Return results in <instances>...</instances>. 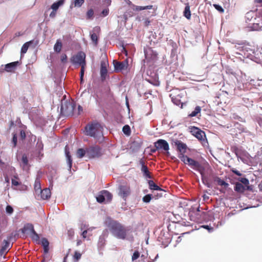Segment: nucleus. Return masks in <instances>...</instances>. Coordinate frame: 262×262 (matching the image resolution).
<instances>
[{
  "label": "nucleus",
  "mask_w": 262,
  "mask_h": 262,
  "mask_svg": "<svg viewBox=\"0 0 262 262\" xmlns=\"http://www.w3.org/2000/svg\"><path fill=\"white\" fill-rule=\"evenodd\" d=\"M105 224L113 236L119 239L126 238L128 230L122 224L111 218L107 219Z\"/></svg>",
  "instance_id": "nucleus-1"
},
{
  "label": "nucleus",
  "mask_w": 262,
  "mask_h": 262,
  "mask_svg": "<svg viewBox=\"0 0 262 262\" xmlns=\"http://www.w3.org/2000/svg\"><path fill=\"white\" fill-rule=\"evenodd\" d=\"M84 134L95 139H100L103 137L102 126L97 122L88 123L85 126Z\"/></svg>",
  "instance_id": "nucleus-2"
},
{
  "label": "nucleus",
  "mask_w": 262,
  "mask_h": 262,
  "mask_svg": "<svg viewBox=\"0 0 262 262\" xmlns=\"http://www.w3.org/2000/svg\"><path fill=\"white\" fill-rule=\"evenodd\" d=\"M256 13L253 11L247 12L245 15L246 21L247 23L252 25L251 28L253 30H262V19L260 20H256Z\"/></svg>",
  "instance_id": "nucleus-3"
},
{
  "label": "nucleus",
  "mask_w": 262,
  "mask_h": 262,
  "mask_svg": "<svg viewBox=\"0 0 262 262\" xmlns=\"http://www.w3.org/2000/svg\"><path fill=\"white\" fill-rule=\"evenodd\" d=\"M144 61L149 65L155 62L158 59L157 53L150 47L144 49Z\"/></svg>",
  "instance_id": "nucleus-4"
},
{
  "label": "nucleus",
  "mask_w": 262,
  "mask_h": 262,
  "mask_svg": "<svg viewBox=\"0 0 262 262\" xmlns=\"http://www.w3.org/2000/svg\"><path fill=\"white\" fill-rule=\"evenodd\" d=\"M76 104L74 102H66L61 106V113L66 116H72L74 114V110Z\"/></svg>",
  "instance_id": "nucleus-5"
},
{
  "label": "nucleus",
  "mask_w": 262,
  "mask_h": 262,
  "mask_svg": "<svg viewBox=\"0 0 262 262\" xmlns=\"http://www.w3.org/2000/svg\"><path fill=\"white\" fill-rule=\"evenodd\" d=\"M245 47V44L244 43H235L230 48L229 52L233 56L238 55L243 57Z\"/></svg>",
  "instance_id": "nucleus-6"
},
{
  "label": "nucleus",
  "mask_w": 262,
  "mask_h": 262,
  "mask_svg": "<svg viewBox=\"0 0 262 262\" xmlns=\"http://www.w3.org/2000/svg\"><path fill=\"white\" fill-rule=\"evenodd\" d=\"M85 57V54L80 51L72 56L71 61L74 64H79L80 66L82 65L86 66Z\"/></svg>",
  "instance_id": "nucleus-7"
},
{
  "label": "nucleus",
  "mask_w": 262,
  "mask_h": 262,
  "mask_svg": "<svg viewBox=\"0 0 262 262\" xmlns=\"http://www.w3.org/2000/svg\"><path fill=\"white\" fill-rule=\"evenodd\" d=\"M101 155V149L98 146H91L86 148V156L89 158L99 157Z\"/></svg>",
  "instance_id": "nucleus-8"
},
{
  "label": "nucleus",
  "mask_w": 262,
  "mask_h": 262,
  "mask_svg": "<svg viewBox=\"0 0 262 262\" xmlns=\"http://www.w3.org/2000/svg\"><path fill=\"white\" fill-rule=\"evenodd\" d=\"M119 192L118 194L124 200H126V198L130 194V190L129 186L126 185H121L118 188Z\"/></svg>",
  "instance_id": "nucleus-9"
},
{
  "label": "nucleus",
  "mask_w": 262,
  "mask_h": 262,
  "mask_svg": "<svg viewBox=\"0 0 262 262\" xmlns=\"http://www.w3.org/2000/svg\"><path fill=\"white\" fill-rule=\"evenodd\" d=\"M191 132L197 139L201 141H205L206 135L204 132L201 130L198 127H193L191 128Z\"/></svg>",
  "instance_id": "nucleus-10"
},
{
  "label": "nucleus",
  "mask_w": 262,
  "mask_h": 262,
  "mask_svg": "<svg viewBox=\"0 0 262 262\" xmlns=\"http://www.w3.org/2000/svg\"><path fill=\"white\" fill-rule=\"evenodd\" d=\"M108 66L107 61L102 60L101 61L100 75L102 80H104L107 74V67Z\"/></svg>",
  "instance_id": "nucleus-11"
},
{
  "label": "nucleus",
  "mask_w": 262,
  "mask_h": 262,
  "mask_svg": "<svg viewBox=\"0 0 262 262\" xmlns=\"http://www.w3.org/2000/svg\"><path fill=\"white\" fill-rule=\"evenodd\" d=\"M128 66L127 60H124L122 62L115 61L114 63L115 69L117 71H121L122 70L126 69Z\"/></svg>",
  "instance_id": "nucleus-12"
},
{
  "label": "nucleus",
  "mask_w": 262,
  "mask_h": 262,
  "mask_svg": "<svg viewBox=\"0 0 262 262\" xmlns=\"http://www.w3.org/2000/svg\"><path fill=\"white\" fill-rule=\"evenodd\" d=\"M187 164L190 166L192 169L200 171H201L202 168L201 165L198 161H195L191 158H190Z\"/></svg>",
  "instance_id": "nucleus-13"
},
{
  "label": "nucleus",
  "mask_w": 262,
  "mask_h": 262,
  "mask_svg": "<svg viewBox=\"0 0 262 262\" xmlns=\"http://www.w3.org/2000/svg\"><path fill=\"white\" fill-rule=\"evenodd\" d=\"M19 64L18 61L7 63L5 65V70L7 72H14Z\"/></svg>",
  "instance_id": "nucleus-14"
},
{
  "label": "nucleus",
  "mask_w": 262,
  "mask_h": 262,
  "mask_svg": "<svg viewBox=\"0 0 262 262\" xmlns=\"http://www.w3.org/2000/svg\"><path fill=\"white\" fill-rule=\"evenodd\" d=\"M35 231L34 226L30 223L25 224L24 227L21 229V232L24 233H26L30 235L32 233Z\"/></svg>",
  "instance_id": "nucleus-15"
},
{
  "label": "nucleus",
  "mask_w": 262,
  "mask_h": 262,
  "mask_svg": "<svg viewBox=\"0 0 262 262\" xmlns=\"http://www.w3.org/2000/svg\"><path fill=\"white\" fill-rule=\"evenodd\" d=\"M100 28L99 27H95L93 30V33H91V38L95 45L98 43V34L100 32Z\"/></svg>",
  "instance_id": "nucleus-16"
},
{
  "label": "nucleus",
  "mask_w": 262,
  "mask_h": 262,
  "mask_svg": "<svg viewBox=\"0 0 262 262\" xmlns=\"http://www.w3.org/2000/svg\"><path fill=\"white\" fill-rule=\"evenodd\" d=\"M169 97H171V101L175 105L179 106L182 104L180 100L181 97L179 94L175 96L172 93L169 94Z\"/></svg>",
  "instance_id": "nucleus-17"
},
{
  "label": "nucleus",
  "mask_w": 262,
  "mask_h": 262,
  "mask_svg": "<svg viewBox=\"0 0 262 262\" xmlns=\"http://www.w3.org/2000/svg\"><path fill=\"white\" fill-rule=\"evenodd\" d=\"M41 244L43 247L44 252L48 253L49 251V242L46 238L43 237L41 239Z\"/></svg>",
  "instance_id": "nucleus-18"
},
{
  "label": "nucleus",
  "mask_w": 262,
  "mask_h": 262,
  "mask_svg": "<svg viewBox=\"0 0 262 262\" xmlns=\"http://www.w3.org/2000/svg\"><path fill=\"white\" fill-rule=\"evenodd\" d=\"M140 163L142 164L141 171L144 174V176L148 178H151L150 173L148 171V167L144 165V162L142 160L140 161Z\"/></svg>",
  "instance_id": "nucleus-19"
},
{
  "label": "nucleus",
  "mask_w": 262,
  "mask_h": 262,
  "mask_svg": "<svg viewBox=\"0 0 262 262\" xmlns=\"http://www.w3.org/2000/svg\"><path fill=\"white\" fill-rule=\"evenodd\" d=\"M21 164L24 170H28L29 168V165L28 163V159L27 155H23L21 158Z\"/></svg>",
  "instance_id": "nucleus-20"
},
{
  "label": "nucleus",
  "mask_w": 262,
  "mask_h": 262,
  "mask_svg": "<svg viewBox=\"0 0 262 262\" xmlns=\"http://www.w3.org/2000/svg\"><path fill=\"white\" fill-rule=\"evenodd\" d=\"M245 50L244 52V57H250V56L252 55V54L254 53V50L252 49H251L249 47V46L246 45L245 47Z\"/></svg>",
  "instance_id": "nucleus-21"
},
{
  "label": "nucleus",
  "mask_w": 262,
  "mask_h": 262,
  "mask_svg": "<svg viewBox=\"0 0 262 262\" xmlns=\"http://www.w3.org/2000/svg\"><path fill=\"white\" fill-rule=\"evenodd\" d=\"M41 197L43 200L49 198L51 196V192L49 189L46 188L43 189L41 192Z\"/></svg>",
  "instance_id": "nucleus-22"
},
{
  "label": "nucleus",
  "mask_w": 262,
  "mask_h": 262,
  "mask_svg": "<svg viewBox=\"0 0 262 262\" xmlns=\"http://www.w3.org/2000/svg\"><path fill=\"white\" fill-rule=\"evenodd\" d=\"M177 148L180 152L179 154H185L186 151L187 146L184 143L179 142L177 144Z\"/></svg>",
  "instance_id": "nucleus-23"
},
{
  "label": "nucleus",
  "mask_w": 262,
  "mask_h": 262,
  "mask_svg": "<svg viewBox=\"0 0 262 262\" xmlns=\"http://www.w3.org/2000/svg\"><path fill=\"white\" fill-rule=\"evenodd\" d=\"M234 189L237 192L243 193L244 192L245 188V187L240 183L236 182L235 184Z\"/></svg>",
  "instance_id": "nucleus-24"
},
{
  "label": "nucleus",
  "mask_w": 262,
  "mask_h": 262,
  "mask_svg": "<svg viewBox=\"0 0 262 262\" xmlns=\"http://www.w3.org/2000/svg\"><path fill=\"white\" fill-rule=\"evenodd\" d=\"M149 188L151 190H163L161 189L159 186H158L157 184L152 180H149L148 182Z\"/></svg>",
  "instance_id": "nucleus-25"
},
{
  "label": "nucleus",
  "mask_w": 262,
  "mask_h": 262,
  "mask_svg": "<svg viewBox=\"0 0 262 262\" xmlns=\"http://www.w3.org/2000/svg\"><path fill=\"white\" fill-rule=\"evenodd\" d=\"M3 243L4 245L2 247L0 251L1 254H3L4 253L6 252L7 249H10V243L8 240H4Z\"/></svg>",
  "instance_id": "nucleus-26"
},
{
  "label": "nucleus",
  "mask_w": 262,
  "mask_h": 262,
  "mask_svg": "<svg viewBox=\"0 0 262 262\" xmlns=\"http://www.w3.org/2000/svg\"><path fill=\"white\" fill-rule=\"evenodd\" d=\"M63 3L64 0H59L57 2L54 3L51 6V8L53 10L56 11L59 7L62 5Z\"/></svg>",
  "instance_id": "nucleus-27"
},
{
  "label": "nucleus",
  "mask_w": 262,
  "mask_h": 262,
  "mask_svg": "<svg viewBox=\"0 0 262 262\" xmlns=\"http://www.w3.org/2000/svg\"><path fill=\"white\" fill-rule=\"evenodd\" d=\"M34 190L36 193H40L42 191L40 180L39 179H36L35 180L34 184Z\"/></svg>",
  "instance_id": "nucleus-28"
},
{
  "label": "nucleus",
  "mask_w": 262,
  "mask_h": 262,
  "mask_svg": "<svg viewBox=\"0 0 262 262\" xmlns=\"http://www.w3.org/2000/svg\"><path fill=\"white\" fill-rule=\"evenodd\" d=\"M62 42L59 39L57 40L56 42L55 43L54 46V50L57 53H59L62 48Z\"/></svg>",
  "instance_id": "nucleus-29"
},
{
  "label": "nucleus",
  "mask_w": 262,
  "mask_h": 262,
  "mask_svg": "<svg viewBox=\"0 0 262 262\" xmlns=\"http://www.w3.org/2000/svg\"><path fill=\"white\" fill-rule=\"evenodd\" d=\"M67 146H66V148H65L66 157L67 159L69 168L71 169V168L72 167V159L71 156L70 155V152L67 150Z\"/></svg>",
  "instance_id": "nucleus-30"
},
{
  "label": "nucleus",
  "mask_w": 262,
  "mask_h": 262,
  "mask_svg": "<svg viewBox=\"0 0 262 262\" xmlns=\"http://www.w3.org/2000/svg\"><path fill=\"white\" fill-rule=\"evenodd\" d=\"M102 193L104 194L105 199H106L108 202H110L112 200L113 195L108 191L102 190Z\"/></svg>",
  "instance_id": "nucleus-31"
},
{
  "label": "nucleus",
  "mask_w": 262,
  "mask_h": 262,
  "mask_svg": "<svg viewBox=\"0 0 262 262\" xmlns=\"http://www.w3.org/2000/svg\"><path fill=\"white\" fill-rule=\"evenodd\" d=\"M184 16L189 19L191 17V12L190 10V7L189 5H187L185 7V9L184 11Z\"/></svg>",
  "instance_id": "nucleus-32"
},
{
  "label": "nucleus",
  "mask_w": 262,
  "mask_h": 262,
  "mask_svg": "<svg viewBox=\"0 0 262 262\" xmlns=\"http://www.w3.org/2000/svg\"><path fill=\"white\" fill-rule=\"evenodd\" d=\"M155 146L157 149L164 148V140L160 139L155 143Z\"/></svg>",
  "instance_id": "nucleus-33"
},
{
  "label": "nucleus",
  "mask_w": 262,
  "mask_h": 262,
  "mask_svg": "<svg viewBox=\"0 0 262 262\" xmlns=\"http://www.w3.org/2000/svg\"><path fill=\"white\" fill-rule=\"evenodd\" d=\"M201 108L199 106H197L195 107V109L190 114L188 115L189 117H193L196 116L198 114L200 113Z\"/></svg>",
  "instance_id": "nucleus-34"
},
{
  "label": "nucleus",
  "mask_w": 262,
  "mask_h": 262,
  "mask_svg": "<svg viewBox=\"0 0 262 262\" xmlns=\"http://www.w3.org/2000/svg\"><path fill=\"white\" fill-rule=\"evenodd\" d=\"M243 100L244 105H246L247 107H250L253 105V101L250 99L249 98L246 97H244L243 98Z\"/></svg>",
  "instance_id": "nucleus-35"
},
{
  "label": "nucleus",
  "mask_w": 262,
  "mask_h": 262,
  "mask_svg": "<svg viewBox=\"0 0 262 262\" xmlns=\"http://www.w3.org/2000/svg\"><path fill=\"white\" fill-rule=\"evenodd\" d=\"M86 155V149L83 148H79L77 151V156L78 158H83L85 155Z\"/></svg>",
  "instance_id": "nucleus-36"
},
{
  "label": "nucleus",
  "mask_w": 262,
  "mask_h": 262,
  "mask_svg": "<svg viewBox=\"0 0 262 262\" xmlns=\"http://www.w3.org/2000/svg\"><path fill=\"white\" fill-rule=\"evenodd\" d=\"M215 181L217 182L219 185L224 186L225 187H227L229 186V184L227 183L219 177H216Z\"/></svg>",
  "instance_id": "nucleus-37"
},
{
  "label": "nucleus",
  "mask_w": 262,
  "mask_h": 262,
  "mask_svg": "<svg viewBox=\"0 0 262 262\" xmlns=\"http://www.w3.org/2000/svg\"><path fill=\"white\" fill-rule=\"evenodd\" d=\"M178 157L182 162L186 164H187V163L190 158L188 157L187 156H185L184 154H179Z\"/></svg>",
  "instance_id": "nucleus-38"
},
{
  "label": "nucleus",
  "mask_w": 262,
  "mask_h": 262,
  "mask_svg": "<svg viewBox=\"0 0 262 262\" xmlns=\"http://www.w3.org/2000/svg\"><path fill=\"white\" fill-rule=\"evenodd\" d=\"M32 43L31 41H28L26 43H25L21 49V54H25L27 52L28 48L29 47V45Z\"/></svg>",
  "instance_id": "nucleus-39"
},
{
  "label": "nucleus",
  "mask_w": 262,
  "mask_h": 262,
  "mask_svg": "<svg viewBox=\"0 0 262 262\" xmlns=\"http://www.w3.org/2000/svg\"><path fill=\"white\" fill-rule=\"evenodd\" d=\"M30 237L31 238L32 240L37 242H39V235L35 231H34L32 234L30 235Z\"/></svg>",
  "instance_id": "nucleus-40"
},
{
  "label": "nucleus",
  "mask_w": 262,
  "mask_h": 262,
  "mask_svg": "<svg viewBox=\"0 0 262 262\" xmlns=\"http://www.w3.org/2000/svg\"><path fill=\"white\" fill-rule=\"evenodd\" d=\"M122 131L124 134L127 136H129L131 133L130 127L128 125H125L123 127Z\"/></svg>",
  "instance_id": "nucleus-41"
},
{
  "label": "nucleus",
  "mask_w": 262,
  "mask_h": 262,
  "mask_svg": "<svg viewBox=\"0 0 262 262\" xmlns=\"http://www.w3.org/2000/svg\"><path fill=\"white\" fill-rule=\"evenodd\" d=\"M201 176H202V180L203 183L208 187V188H211V185L210 183L208 182V181L207 178H205V177L203 176L202 172H200Z\"/></svg>",
  "instance_id": "nucleus-42"
},
{
  "label": "nucleus",
  "mask_w": 262,
  "mask_h": 262,
  "mask_svg": "<svg viewBox=\"0 0 262 262\" xmlns=\"http://www.w3.org/2000/svg\"><path fill=\"white\" fill-rule=\"evenodd\" d=\"M152 5H148V6H145V7H143V6H136V8L135 9V10L136 11H141V10H145V9H152Z\"/></svg>",
  "instance_id": "nucleus-43"
},
{
  "label": "nucleus",
  "mask_w": 262,
  "mask_h": 262,
  "mask_svg": "<svg viewBox=\"0 0 262 262\" xmlns=\"http://www.w3.org/2000/svg\"><path fill=\"white\" fill-rule=\"evenodd\" d=\"M96 200H97V201L100 203H102L104 201V200H105L104 195L102 193V191L100 192V194H99L96 197Z\"/></svg>",
  "instance_id": "nucleus-44"
},
{
  "label": "nucleus",
  "mask_w": 262,
  "mask_h": 262,
  "mask_svg": "<svg viewBox=\"0 0 262 262\" xmlns=\"http://www.w3.org/2000/svg\"><path fill=\"white\" fill-rule=\"evenodd\" d=\"M81 257V253L78 251H75L73 255V259L75 261H78Z\"/></svg>",
  "instance_id": "nucleus-45"
},
{
  "label": "nucleus",
  "mask_w": 262,
  "mask_h": 262,
  "mask_svg": "<svg viewBox=\"0 0 262 262\" xmlns=\"http://www.w3.org/2000/svg\"><path fill=\"white\" fill-rule=\"evenodd\" d=\"M84 0H75L74 5L75 7H80L84 3Z\"/></svg>",
  "instance_id": "nucleus-46"
},
{
  "label": "nucleus",
  "mask_w": 262,
  "mask_h": 262,
  "mask_svg": "<svg viewBox=\"0 0 262 262\" xmlns=\"http://www.w3.org/2000/svg\"><path fill=\"white\" fill-rule=\"evenodd\" d=\"M94 11L93 9H90L86 12L87 19H92L93 17Z\"/></svg>",
  "instance_id": "nucleus-47"
},
{
  "label": "nucleus",
  "mask_w": 262,
  "mask_h": 262,
  "mask_svg": "<svg viewBox=\"0 0 262 262\" xmlns=\"http://www.w3.org/2000/svg\"><path fill=\"white\" fill-rule=\"evenodd\" d=\"M86 66L82 65L81 66V70H80V80L81 82H82L83 80V76L85 70V67Z\"/></svg>",
  "instance_id": "nucleus-48"
},
{
  "label": "nucleus",
  "mask_w": 262,
  "mask_h": 262,
  "mask_svg": "<svg viewBox=\"0 0 262 262\" xmlns=\"http://www.w3.org/2000/svg\"><path fill=\"white\" fill-rule=\"evenodd\" d=\"M151 198H152V197H151V194H147V195H145L143 198L142 200L144 203H149L150 201Z\"/></svg>",
  "instance_id": "nucleus-49"
},
{
  "label": "nucleus",
  "mask_w": 262,
  "mask_h": 262,
  "mask_svg": "<svg viewBox=\"0 0 262 262\" xmlns=\"http://www.w3.org/2000/svg\"><path fill=\"white\" fill-rule=\"evenodd\" d=\"M238 181H240L242 183L245 185L246 186L249 185V181L248 179L246 178H242L238 179Z\"/></svg>",
  "instance_id": "nucleus-50"
},
{
  "label": "nucleus",
  "mask_w": 262,
  "mask_h": 262,
  "mask_svg": "<svg viewBox=\"0 0 262 262\" xmlns=\"http://www.w3.org/2000/svg\"><path fill=\"white\" fill-rule=\"evenodd\" d=\"M6 211L8 214H11L13 212L14 210L12 206L7 205L6 208Z\"/></svg>",
  "instance_id": "nucleus-51"
},
{
  "label": "nucleus",
  "mask_w": 262,
  "mask_h": 262,
  "mask_svg": "<svg viewBox=\"0 0 262 262\" xmlns=\"http://www.w3.org/2000/svg\"><path fill=\"white\" fill-rule=\"evenodd\" d=\"M140 256V253L138 251H136L134 252L132 255V259L133 261H134L138 259Z\"/></svg>",
  "instance_id": "nucleus-52"
},
{
  "label": "nucleus",
  "mask_w": 262,
  "mask_h": 262,
  "mask_svg": "<svg viewBox=\"0 0 262 262\" xmlns=\"http://www.w3.org/2000/svg\"><path fill=\"white\" fill-rule=\"evenodd\" d=\"M234 126L235 128H238L239 129V133L240 132H244L245 131V128L243 126H241L238 123H236L234 124Z\"/></svg>",
  "instance_id": "nucleus-53"
},
{
  "label": "nucleus",
  "mask_w": 262,
  "mask_h": 262,
  "mask_svg": "<svg viewBox=\"0 0 262 262\" xmlns=\"http://www.w3.org/2000/svg\"><path fill=\"white\" fill-rule=\"evenodd\" d=\"M17 141V138L16 134H13V138H12V143L13 144V147H15L16 146Z\"/></svg>",
  "instance_id": "nucleus-54"
},
{
  "label": "nucleus",
  "mask_w": 262,
  "mask_h": 262,
  "mask_svg": "<svg viewBox=\"0 0 262 262\" xmlns=\"http://www.w3.org/2000/svg\"><path fill=\"white\" fill-rule=\"evenodd\" d=\"M109 9L108 8H105L103 10L101 13L102 16H106L108 14Z\"/></svg>",
  "instance_id": "nucleus-55"
},
{
  "label": "nucleus",
  "mask_w": 262,
  "mask_h": 262,
  "mask_svg": "<svg viewBox=\"0 0 262 262\" xmlns=\"http://www.w3.org/2000/svg\"><path fill=\"white\" fill-rule=\"evenodd\" d=\"M214 8L218 10L219 12H223L224 11L223 8L219 5L214 4Z\"/></svg>",
  "instance_id": "nucleus-56"
},
{
  "label": "nucleus",
  "mask_w": 262,
  "mask_h": 262,
  "mask_svg": "<svg viewBox=\"0 0 262 262\" xmlns=\"http://www.w3.org/2000/svg\"><path fill=\"white\" fill-rule=\"evenodd\" d=\"M20 138L21 140H23L25 139L26 135V133H25V130L21 129L20 131Z\"/></svg>",
  "instance_id": "nucleus-57"
},
{
  "label": "nucleus",
  "mask_w": 262,
  "mask_h": 262,
  "mask_svg": "<svg viewBox=\"0 0 262 262\" xmlns=\"http://www.w3.org/2000/svg\"><path fill=\"white\" fill-rule=\"evenodd\" d=\"M60 59H61V62H67V56L66 55V54H63L61 55V56L60 57Z\"/></svg>",
  "instance_id": "nucleus-58"
},
{
  "label": "nucleus",
  "mask_w": 262,
  "mask_h": 262,
  "mask_svg": "<svg viewBox=\"0 0 262 262\" xmlns=\"http://www.w3.org/2000/svg\"><path fill=\"white\" fill-rule=\"evenodd\" d=\"M202 227L207 229L209 232H211L213 231V228L212 227H209L208 225H203L202 226Z\"/></svg>",
  "instance_id": "nucleus-59"
},
{
  "label": "nucleus",
  "mask_w": 262,
  "mask_h": 262,
  "mask_svg": "<svg viewBox=\"0 0 262 262\" xmlns=\"http://www.w3.org/2000/svg\"><path fill=\"white\" fill-rule=\"evenodd\" d=\"M12 184L14 186H18L20 183L16 180L14 179H12Z\"/></svg>",
  "instance_id": "nucleus-60"
},
{
  "label": "nucleus",
  "mask_w": 262,
  "mask_h": 262,
  "mask_svg": "<svg viewBox=\"0 0 262 262\" xmlns=\"http://www.w3.org/2000/svg\"><path fill=\"white\" fill-rule=\"evenodd\" d=\"M231 171L233 173H234V174H236L238 176H242V173L239 171L235 169H232Z\"/></svg>",
  "instance_id": "nucleus-61"
},
{
  "label": "nucleus",
  "mask_w": 262,
  "mask_h": 262,
  "mask_svg": "<svg viewBox=\"0 0 262 262\" xmlns=\"http://www.w3.org/2000/svg\"><path fill=\"white\" fill-rule=\"evenodd\" d=\"M88 233V230H84L81 233V236L83 238H85L86 237V234Z\"/></svg>",
  "instance_id": "nucleus-62"
},
{
  "label": "nucleus",
  "mask_w": 262,
  "mask_h": 262,
  "mask_svg": "<svg viewBox=\"0 0 262 262\" xmlns=\"http://www.w3.org/2000/svg\"><path fill=\"white\" fill-rule=\"evenodd\" d=\"M88 225L86 224H82L80 227L81 230H84L87 229Z\"/></svg>",
  "instance_id": "nucleus-63"
},
{
  "label": "nucleus",
  "mask_w": 262,
  "mask_h": 262,
  "mask_svg": "<svg viewBox=\"0 0 262 262\" xmlns=\"http://www.w3.org/2000/svg\"><path fill=\"white\" fill-rule=\"evenodd\" d=\"M82 111H83L82 107L79 105L78 106L77 115H80V113L82 112Z\"/></svg>",
  "instance_id": "nucleus-64"
}]
</instances>
